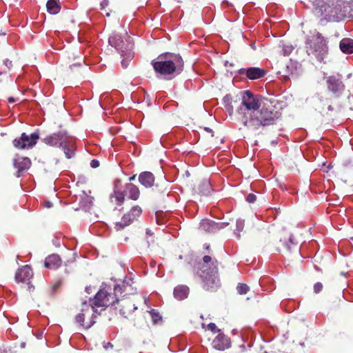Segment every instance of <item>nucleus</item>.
<instances>
[{
  "label": "nucleus",
  "mask_w": 353,
  "mask_h": 353,
  "mask_svg": "<svg viewBox=\"0 0 353 353\" xmlns=\"http://www.w3.org/2000/svg\"><path fill=\"white\" fill-rule=\"evenodd\" d=\"M281 117L276 106L268 99H263L260 107L252 114V117L245 120V126L252 130H259L261 127L271 125Z\"/></svg>",
  "instance_id": "f257e3e1"
},
{
  "label": "nucleus",
  "mask_w": 353,
  "mask_h": 353,
  "mask_svg": "<svg viewBox=\"0 0 353 353\" xmlns=\"http://www.w3.org/2000/svg\"><path fill=\"white\" fill-rule=\"evenodd\" d=\"M218 265L216 258L205 255L195 267L196 274L202 278L203 288L206 290L214 291L220 286Z\"/></svg>",
  "instance_id": "f03ea898"
},
{
  "label": "nucleus",
  "mask_w": 353,
  "mask_h": 353,
  "mask_svg": "<svg viewBox=\"0 0 353 353\" xmlns=\"http://www.w3.org/2000/svg\"><path fill=\"white\" fill-rule=\"evenodd\" d=\"M268 245H272L278 252H283L290 257L292 254L298 256L300 254V248L296 243L294 242L292 234L283 230L277 233H270L265 237Z\"/></svg>",
  "instance_id": "7ed1b4c3"
},
{
  "label": "nucleus",
  "mask_w": 353,
  "mask_h": 353,
  "mask_svg": "<svg viewBox=\"0 0 353 353\" xmlns=\"http://www.w3.org/2000/svg\"><path fill=\"white\" fill-rule=\"evenodd\" d=\"M152 65L154 71L161 75L180 74L183 70V60L179 54L166 52L159 55Z\"/></svg>",
  "instance_id": "20e7f679"
},
{
  "label": "nucleus",
  "mask_w": 353,
  "mask_h": 353,
  "mask_svg": "<svg viewBox=\"0 0 353 353\" xmlns=\"http://www.w3.org/2000/svg\"><path fill=\"white\" fill-rule=\"evenodd\" d=\"M345 1L343 0H315L314 6L320 15L327 21H336L345 16Z\"/></svg>",
  "instance_id": "39448f33"
},
{
  "label": "nucleus",
  "mask_w": 353,
  "mask_h": 353,
  "mask_svg": "<svg viewBox=\"0 0 353 353\" xmlns=\"http://www.w3.org/2000/svg\"><path fill=\"white\" fill-rule=\"evenodd\" d=\"M305 49L308 56L314 57L321 63L328 52L327 41L319 32L305 41Z\"/></svg>",
  "instance_id": "423d86ee"
},
{
  "label": "nucleus",
  "mask_w": 353,
  "mask_h": 353,
  "mask_svg": "<svg viewBox=\"0 0 353 353\" xmlns=\"http://www.w3.org/2000/svg\"><path fill=\"white\" fill-rule=\"evenodd\" d=\"M263 99L254 95L250 91H245L243 94L241 105L237 110L238 119L245 125V120L252 117V114L260 107Z\"/></svg>",
  "instance_id": "0eeeda50"
},
{
  "label": "nucleus",
  "mask_w": 353,
  "mask_h": 353,
  "mask_svg": "<svg viewBox=\"0 0 353 353\" xmlns=\"http://www.w3.org/2000/svg\"><path fill=\"white\" fill-rule=\"evenodd\" d=\"M121 301L119 296H117L113 290L110 288H101L95 294V296L90 299V305L92 308L97 307H108L118 303Z\"/></svg>",
  "instance_id": "6e6552de"
},
{
  "label": "nucleus",
  "mask_w": 353,
  "mask_h": 353,
  "mask_svg": "<svg viewBox=\"0 0 353 353\" xmlns=\"http://www.w3.org/2000/svg\"><path fill=\"white\" fill-rule=\"evenodd\" d=\"M109 43L121 53V57L126 56L128 60H132L134 57L133 43L127 33H125V39L119 34L110 37Z\"/></svg>",
  "instance_id": "1a4fd4ad"
},
{
  "label": "nucleus",
  "mask_w": 353,
  "mask_h": 353,
  "mask_svg": "<svg viewBox=\"0 0 353 353\" xmlns=\"http://www.w3.org/2000/svg\"><path fill=\"white\" fill-rule=\"evenodd\" d=\"M39 139L38 133L34 132L30 135H28L23 132L19 139H15L12 141V144L14 148L19 150L29 149L36 145Z\"/></svg>",
  "instance_id": "9d476101"
},
{
  "label": "nucleus",
  "mask_w": 353,
  "mask_h": 353,
  "mask_svg": "<svg viewBox=\"0 0 353 353\" xmlns=\"http://www.w3.org/2000/svg\"><path fill=\"white\" fill-rule=\"evenodd\" d=\"M97 310H81V312L76 316V322L84 329L90 328L96 322L97 317Z\"/></svg>",
  "instance_id": "9b49d317"
},
{
  "label": "nucleus",
  "mask_w": 353,
  "mask_h": 353,
  "mask_svg": "<svg viewBox=\"0 0 353 353\" xmlns=\"http://www.w3.org/2000/svg\"><path fill=\"white\" fill-rule=\"evenodd\" d=\"M69 135L65 130H60L57 132L46 136L43 141L50 146H62L63 143L69 140Z\"/></svg>",
  "instance_id": "f8f14e48"
},
{
  "label": "nucleus",
  "mask_w": 353,
  "mask_h": 353,
  "mask_svg": "<svg viewBox=\"0 0 353 353\" xmlns=\"http://www.w3.org/2000/svg\"><path fill=\"white\" fill-rule=\"evenodd\" d=\"M132 279L128 281H123L121 284L117 285L114 287L113 290L114 291L117 296H119L121 301L126 298L128 295L134 294L136 289L132 286Z\"/></svg>",
  "instance_id": "ddd939ff"
},
{
  "label": "nucleus",
  "mask_w": 353,
  "mask_h": 353,
  "mask_svg": "<svg viewBox=\"0 0 353 353\" xmlns=\"http://www.w3.org/2000/svg\"><path fill=\"white\" fill-rule=\"evenodd\" d=\"M33 276V272L30 267L28 265L18 269L15 273V281L17 283H26L28 288L30 289L32 285H30V281Z\"/></svg>",
  "instance_id": "4468645a"
},
{
  "label": "nucleus",
  "mask_w": 353,
  "mask_h": 353,
  "mask_svg": "<svg viewBox=\"0 0 353 353\" xmlns=\"http://www.w3.org/2000/svg\"><path fill=\"white\" fill-rule=\"evenodd\" d=\"M217 333L212 343L213 347L221 351L228 349L231 346L230 339L221 332V330H217Z\"/></svg>",
  "instance_id": "2eb2a0df"
},
{
  "label": "nucleus",
  "mask_w": 353,
  "mask_h": 353,
  "mask_svg": "<svg viewBox=\"0 0 353 353\" xmlns=\"http://www.w3.org/2000/svg\"><path fill=\"white\" fill-rule=\"evenodd\" d=\"M227 225L228 223L224 222L216 223L210 219H203L200 223L199 228L206 232L215 233L224 228Z\"/></svg>",
  "instance_id": "dca6fc26"
},
{
  "label": "nucleus",
  "mask_w": 353,
  "mask_h": 353,
  "mask_svg": "<svg viewBox=\"0 0 353 353\" xmlns=\"http://www.w3.org/2000/svg\"><path fill=\"white\" fill-rule=\"evenodd\" d=\"M239 74L245 75L250 80H256L265 77L267 71L258 67H250L240 69Z\"/></svg>",
  "instance_id": "f3484780"
},
{
  "label": "nucleus",
  "mask_w": 353,
  "mask_h": 353,
  "mask_svg": "<svg viewBox=\"0 0 353 353\" xmlns=\"http://www.w3.org/2000/svg\"><path fill=\"white\" fill-rule=\"evenodd\" d=\"M32 162L28 157H18L13 160L14 168L17 170V176L20 177L31 166Z\"/></svg>",
  "instance_id": "a211bd4d"
},
{
  "label": "nucleus",
  "mask_w": 353,
  "mask_h": 353,
  "mask_svg": "<svg viewBox=\"0 0 353 353\" xmlns=\"http://www.w3.org/2000/svg\"><path fill=\"white\" fill-rule=\"evenodd\" d=\"M326 82L328 90L334 94L340 93L344 89V84L343 82L334 76L329 77L327 79Z\"/></svg>",
  "instance_id": "6ab92c4d"
},
{
  "label": "nucleus",
  "mask_w": 353,
  "mask_h": 353,
  "mask_svg": "<svg viewBox=\"0 0 353 353\" xmlns=\"http://www.w3.org/2000/svg\"><path fill=\"white\" fill-rule=\"evenodd\" d=\"M123 192L128 199L133 201L138 200L140 196V190L139 188L132 183L125 184Z\"/></svg>",
  "instance_id": "aec40b11"
},
{
  "label": "nucleus",
  "mask_w": 353,
  "mask_h": 353,
  "mask_svg": "<svg viewBox=\"0 0 353 353\" xmlns=\"http://www.w3.org/2000/svg\"><path fill=\"white\" fill-rule=\"evenodd\" d=\"M61 265V259L58 254H51L46 258L44 265L46 268L55 270Z\"/></svg>",
  "instance_id": "412c9836"
},
{
  "label": "nucleus",
  "mask_w": 353,
  "mask_h": 353,
  "mask_svg": "<svg viewBox=\"0 0 353 353\" xmlns=\"http://www.w3.org/2000/svg\"><path fill=\"white\" fill-rule=\"evenodd\" d=\"M139 181L145 188H150L154 185V176L150 172H143L139 176Z\"/></svg>",
  "instance_id": "4be33fe9"
},
{
  "label": "nucleus",
  "mask_w": 353,
  "mask_h": 353,
  "mask_svg": "<svg viewBox=\"0 0 353 353\" xmlns=\"http://www.w3.org/2000/svg\"><path fill=\"white\" fill-rule=\"evenodd\" d=\"M125 194L118 189L117 185H115L113 194L110 196V202L116 205H121L125 200Z\"/></svg>",
  "instance_id": "5701e85b"
},
{
  "label": "nucleus",
  "mask_w": 353,
  "mask_h": 353,
  "mask_svg": "<svg viewBox=\"0 0 353 353\" xmlns=\"http://www.w3.org/2000/svg\"><path fill=\"white\" fill-rule=\"evenodd\" d=\"M189 288L185 285H179L174 289V296L178 300H183L188 297Z\"/></svg>",
  "instance_id": "b1692460"
},
{
  "label": "nucleus",
  "mask_w": 353,
  "mask_h": 353,
  "mask_svg": "<svg viewBox=\"0 0 353 353\" xmlns=\"http://www.w3.org/2000/svg\"><path fill=\"white\" fill-rule=\"evenodd\" d=\"M339 48L343 53H353V40L349 38L343 39L340 41Z\"/></svg>",
  "instance_id": "393cba45"
},
{
  "label": "nucleus",
  "mask_w": 353,
  "mask_h": 353,
  "mask_svg": "<svg viewBox=\"0 0 353 353\" xmlns=\"http://www.w3.org/2000/svg\"><path fill=\"white\" fill-rule=\"evenodd\" d=\"M47 11L51 14H56L61 10L59 0H48L46 3Z\"/></svg>",
  "instance_id": "a878e982"
},
{
  "label": "nucleus",
  "mask_w": 353,
  "mask_h": 353,
  "mask_svg": "<svg viewBox=\"0 0 353 353\" xmlns=\"http://www.w3.org/2000/svg\"><path fill=\"white\" fill-rule=\"evenodd\" d=\"M147 312L154 325H161L163 324V316L158 310H147Z\"/></svg>",
  "instance_id": "bb28decb"
},
{
  "label": "nucleus",
  "mask_w": 353,
  "mask_h": 353,
  "mask_svg": "<svg viewBox=\"0 0 353 353\" xmlns=\"http://www.w3.org/2000/svg\"><path fill=\"white\" fill-rule=\"evenodd\" d=\"M61 147L63 148L65 157L67 159H70L74 156V148L72 141L70 137L69 140L66 143H63V145Z\"/></svg>",
  "instance_id": "cd10ccee"
},
{
  "label": "nucleus",
  "mask_w": 353,
  "mask_h": 353,
  "mask_svg": "<svg viewBox=\"0 0 353 353\" xmlns=\"http://www.w3.org/2000/svg\"><path fill=\"white\" fill-rule=\"evenodd\" d=\"M133 221V219L131 217V214H125L121 222H117L115 223V229L117 230H120L123 229L125 227L129 225Z\"/></svg>",
  "instance_id": "c85d7f7f"
},
{
  "label": "nucleus",
  "mask_w": 353,
  "mask_h": 353,
  "mask_svg": "<svg viewBox=\"0 0 353 353\" xmlns=\"http://www.w3.org/2000/svg\"><path fill=\"white\" fill-rule=\"evenodd\" d=\"M14 67L13 61L9 59L3 60L2 65L0 66V75L2 74H7Z\"/></svg>",
  "instance_id": "c756f323"
},
{
  "label": "nucleus",
  "mask_w": 353,
  "mask_h": 353,
  "mask_svg": "<svg viewBox=\"0 0 353 353\" xmlns=\"http://www.w3.org/2000/svg\"><path fill=\"white\" fill-rule=\"evenodd\" d=\"M142 213V209L139 205H134L133 206L130 211L129 212V214H131V217L133 219V221L136 219L137 217H139Z\"/></svg>",
  "instance_id": "7c9ffc66"
},
{
  "label": "nucleus",
  "mask_w": 353,
  "mask_h": 353,
  "mask_svg": "<svg viewBox=\"0 0 353 353\" xmlns=\"http://www.w3.org/2000/svg\"><path fill=\"white\" fill-rule=\"evenodd\" d=\"M237 292L241 294H246L250 291V287L245 284L239 283L236 286Z\"/></svg>",
  "instance_id": "2f4dec72"
},
{
  "label": "nucleus",
  "mask_w": 353,
  "mask_h": 353,
  "mask_svg": "<svg viewBox=\"0 0 353 353\" xmlns=\"http://www.w3.org/2000/svg\"><path fill=\"white\" fill-rule=\"evenodd\" d=\"M323 290V285L321 282H316L314 284L313 286V292L315 294H319Z\"/></svg>",
  "instance_id": "473e14b6"
},
{
  "label": "nucleus",
  "mask_w": 353,
  "mask_h": 353,
  "mask_svg": "<svg viewBox=\"0 0 353 353\" xmlns=\"http://www.w3.org/2000/svg\"><path fill=\"white\" fill-rule=\"evenodd\" d=\"M294 48L292 46H285L283 48L281 54L285 57L289 56L293 51Z\"/></svg>",
  "instance_id": "72a5a7b5"
},
{
  "label": "nucleus",
  "mask_w": 353,
  "mask_h": 353,
  "mask_svg": "<svg viewBox=\"0 0 353 353\" xmlns=\"http://www.w3.org/2000/svg\"><path fill=\"white\" fill-rule=\"evenodd\" d=\"M161 214H162V213L159 212H157L155 213L156 221H157V224H159V225H162V224L165 223L164 218L161 217Z\"/></svg>",
  "instance_id": "f704fd0d"
},
{
  "label": "nucleus",
  "mask_w": 353,
  "mask_h": 353,
  "mask_svg": "<svg viewBox=\"0 0 353 353\" xmlns=\"http://www.w3.org/2000/svg\"><path fill=\"white\" fill-rule=\"evenodd\" d=\"M256 200V196L252 193L249 194L246 197V201L250 203H253Z\"/></svg>",
  "instance_id": "c9c22d12"
},
{
  "label": "nucleus",
  "mask_w": 353,
  "mask_h": 353,
  "mask_svg": "<svg viewBox=\"0 0 353 353\" xmlns=\"http://www.w3.org/2000/svg\"><path fill=\"white\" fill-rule=\"evenodd\" d=\"M244 227V220L238 219L236 221V230L238 231H242Z\"/></svg>",
  "instance_id": "e433bc0d"
},
{
  "label": "nucleus",
  "mask_w": 353,
  "mask_h": 353,
  "mask_svg": "<svg viewBox=\"0 0 353 353\" xmlns=\"http://www.w3.org/2000/svg\"><path fill=\"white\" fill-rule=\"evenodd\" d=\"M208 328L209 330H210L213 333H217V330L219 329H217L216 325L214 323H210L208 325Z\"/></svg>",
  "instance_id": "4c0bfd02"
},
{
  "label": "nucleus",
  "mask_w": 353,
  "mask_h": 353,
  "mask_svg": "<svg viewBox=\"0 0 353 353\" xmlns=\"http://www.w3.org/2000/svg\"><path fill=\"white\" fill-rule=\"evenodd\" d=\"M123 57V59L121 60V65H122V67H123V68H126L128 66L129 63H130V61L131 60H128V59H127V57H126V56H125V57Z\"/></svg>",
  "instance_id": "58836bf2"
},
{
  "label": "nucleus",
  "mask_w": 353,
  "mask_h": 353,
  "mask_svg": "<svg viewBox=\"0 0 353 353\" xmlns=\"http://www.w3.org/2000/svg\"><path fill=\"white\" fill-rule=\"evenodd\" d=\"M223 101L225 105L228 103H232V98L230 95L228 94L223 97Z\"/></svg>",
  "instance_id": "ea45409f"
},
{
  "label": "nucleus",
  "mask_w": 353,
  "mask_h": 353,
  "mask_svg": "<svg viewBox=\"0 0 353 353\" xmlns=\"http://www.w3.org/2000/svg\"><path fill=\"white\" fill-rule=\"evenodd\" d=\"M225 108L226 111L230 114V115H232L233 113V105L232 103H228L225 105Z\"/></svg>",
  "instance_id": "a19ab883"
},
{
  "label": "nucleus",
  "mask_w": 353,
  "mask_h": 353,
  "mask_svg": "<svg viewBox=\"0 0 353 353\" xmlns=\"http://www.w3.org/2000/svg\"><path fill=\"white\" fill-rule=\"evenodd\" d=\"M90 165L93 168H97L99 166V161L97 159H92L90 162Z\"/></svg>",
  "instance_id": "79ce46f5"
},
{
  "label": "nucleus",
  "mask_w": 353,
  "mask_h": 353,
  "mask_svg": "<svg viewBox=\"0 0 353 353\" xmlns=\"http://www.w3.org/2000/svg\"><path fill=\"white\" fill-rule=\"evenodd\" d=\"M108 6V0H103L101 3V9H104L105 7Z\"/></svg>",
  "instance_id": "37998d69"
},
{
  "label": "nucleus",
  "mask_w": 353,
  "mask_h": 353,
  "mask_svg": "<svg viewBox=\"0 0 353 353\" xmlns=\"http://www.w3.org/2000/svg\"><path fill=\"white\" fill-rule=\"evenodd\" d=\"M8 101L9 103H14L17 101V99H16L13 97H8Z\"/></svg>",
  "instance_id": "c03bdc74"
},
{
  "label": "nucleus",
  "mask_w": 353,
  "mask_h": 353,
  "mask_svg": "<svg viewBox=\"0 0 353 353\" xmlns=\"http://www.w3.org/2000/svg\"><path fill=\"white\" fill-rule=\"evenodd\" d=\"M44 206L48 208H51L52 206V203L51 202H50V201H46L44 203Z\"/></svg>",
  "instance_id": "a18cd8bd"
},
{
  "label": "nucleus",
  "mask_w": 353,
  "mask_h": 353,
  "mask_svg": "<svg viewBox=\"0 0 353 353\" xmlns=\"http://www.w3.org/2000/svg\"><path fill=\"white\" fill-rule=\"evenodd\" d=\"M0 353H8V351L6 348L0 347Z\"/></svg>",
  "instance_id": "49530a36"
},
{
  "label": "nucleus",
  "mask_w": 353,
  "mask_h": 353,
  "mask_svg": "<svg viewBox=\"0 0 353 353\" xmlns=\"http://www.w3.org/2000/svg\"><path fill=\"white\" fill-rule=\"evenodd\" d=\"M144 301L147 307H150V305L148 303V300L147 299L144 298Z\"/></svg>",
  "instance_id": "de8ad7c7"
},
{
  "label": "nucleus",
  "mask_w": 353,
  "mask_h": 353,
  "mask_svg": "<svg viewBox=\"0 0 353 353\" xmlns=\"http://www.w3.org/2000/svg\"><path fill=\"white\" fill-rule=\"evenodd\" d=\"M136 178V175H133L132 176L130 177L129 180L130 181H134Z\"/></svg>",
  "instance_id": "09e8293b"
},
{
  "label": "nucleus",
  "mask_w": 353,
  "mask_h": 353,
  "mask_svg": "<svg viewBox=\"0 0 353 353\" xmlns=\"http://www.w3.org/2000/svg\"><path fill=\"white\" fill-rule=\"evenodd\" d=\"M205 130L209 132H212V130L210 129L209 128H205Z\"/></svg>",
  "instance_id": "8fccbe9b"
},
{
  "label": "nucleus",
  "mask_w": 353,
  "mask_h": 353,
  "mask_svg": "<svg viewBox=\"0 0 353 353\" xmlns=\"http://www.w3.org/2000/svg\"><path fill=\"white\" fill-rule=\"evenodd\" d=\"M90 287H87L85 288V291L88 292V293H90Z\"/></svg>",
  "instance_id": "3c124183"
},
{
  "label": "nucleus",
  "mask_w": 353,
  "mask_h": 353,
  "mask_svg": "<svg viewBox=\"0 0 353 353\" xmlns=\"http://www.w3.org/2000/svg\"><path fill=\"white\" fill-rule=\"evenodd\" d=\"M80 65H81V64H80V63H78V64H74V65H71V66H70V68H72V67H73V66H80Z\"/></svg>",
  "instance_id": "603ef678"
},
{
  "label": "nucleus",
  "mask_w": 353,
  "mask_h": 353,
  "mask_svg": "<svg viewBox=\"0 0 353 353\" xmlns=\"http://www.w3.org/2000/svg\"><path fill=\"white\" fill-rule=\"evenodd\" d=\"M146 234H147L148 235H149V234L150 235V234H151L150 231V230H148V231L146 232Z\"/></svg>",
  "instance_id": "864d4df0"
},
{
  "label": "nucleus",
  "mask_w": 353,
  "mask_h": 353,
  "mask_svg": "<svg viewBox=\"0 0 353 353\" xmlns=\"http://www.w3.org/2000/svg\"><path fill=\"white\" fill-rule=\"evenodd\" d=\"M21 346L22 347H25V343H22L21 344Z\"/></svg>",
  "instance_id": "5fc2aeb1"
},
{
  "label": "nucleus",
  "mask_w": 353,
  "mask_h": 353,
  "mask_svg": "<svg viewBox=\"0 0 353 353\" xmlns=\"http://www.w3.org/2000/svg\"><path fill=\"white\" fill-rule=\"evenodd\" d=\"M120 314H121V315H123V314H124V312H122V310H120Z\"/></svg>",
  "instance_id": "6e6d98bb"
},
{
  "label": "nucleus",
  "mask_w": 353,
  "mask_h": 353,
  "mask_svg": "<svg viewBox=\"0 0 353 353\" xmlns=\"http://www.w3.org/2000/svg\"><path fill=\"white\" fill-rule=\"evenodd\" d=\"M206 249H207V250H210V246H209V245H208V246L206 247Z\"/></svg>",
  "instance_id": "4d7b16f0"
},
{
  "label": "nucleus",
  "mask_w": 353,
  "mask_h": 353,
  "mask_svg": "<svg viewBox=\"0 0 353 353\" xmlns=\"http://www.w3.org/2000/svg\"><path fill=\"white\" fill-rule=\"evenodd\" d=\"M106 16H108H108H110V13H109V12H107V13H106Z\"/></svg>",
  "instance_id": "13d9d810"
},
{
  "label": "nucleus",
  "mask_w": 353,
  "mask_h": 353,
  "mask_svg": "<svg viewBox=\"0 0 353 353\" xmlns=\"http://www.w3.org/2000/svg\"><path fill=\"white\" fill-rule=\"evenodd\" d=\"M133 309L137 310V309H138V308H137V306H134V308H133Z\"/></svg>",
  "instance_id": "bf43d9fd"
},
{
  "label": "nucleus",
  "mask_w": 353,
  "mask_h": 353,
  "mask_svg": "<svg viewBox=\"0 0 353 353\" xmlns=\"http://www.w3.org/2000/svg\"><path fill=\"white\" fill-rule=\"evenodd\" d=\"M110 345H112L110 343H108V347H110Z\"/></svg>",
  "instance_id": "052dcab7"
},
{
  "label": "nucleus",
  "mask_w": 353,
  "mask_h": 353,
  "mask_svg": "<svg viewBox=\"0 0 353 353\" xmlns=\"http://www.w3.org/2000/svg\"><path fill=\"white\" fill-rule=\"evenodd\" d=\"M110 345H112L110 343H108V347H110Z\"/></svg>",
  "instance_id": "680f3d73"
},
{
  "label": "nucleus",
  "mask_w": 353,
  "mask_h": 353,
  "mask_svg": "<svg viewBox=\"0 0 353 353\" xmlns=\"http://www.w3.org/2000/svg\"><path fill=\"white\" fill-rule=\"evenodd\" d=\"M330 110H332V108L331 107H329Z\"/></svg>",
  "instance_id": "e2e57ef3"
},
{
  "label": "nucleus",
  "mask_w": 353,
  "mask_h": 353,
  "mask_svg": "<svg viewBox=\"0 0 353 353\" xmlns=\"http://www.w3.org/2000/svg\"><path fill=\"white\" fill-rule=\"evenodd\" d=\"M351 9L353 10V4L351 6Z\"/></svg>",
  "instance_id": "0e129e2a"
},
{
  "label": "nucleus",
  "mask_w": 353,
  "mask_h": 353,
  "mask_svg": "<svg viewBox=\"0 0 353 353\" xmlns=\"http://www.w3.org/2000/svg\"><path fill=\"white\" fill-rule=\"evenodd\" d=\"M350 239H351V240H352V241H353V237H351Z\"/></svg>",
  "instance_id": "69168bd1"
},
{
  "label": "nucleus",
  "mask_w": 353,
  "mask_h": 353,
  "mask_svg": "<svg viewBox=\"0 0 353 353\" xmlns=\"http://www.w3.org/2000/svg\"><path fill=\"white\" fill-rule=\"evenodd\" d=\"M178 1H180L179 0H178Z\"/></svg>",
  "instance_id": "338daca9"
}]
</instances>
